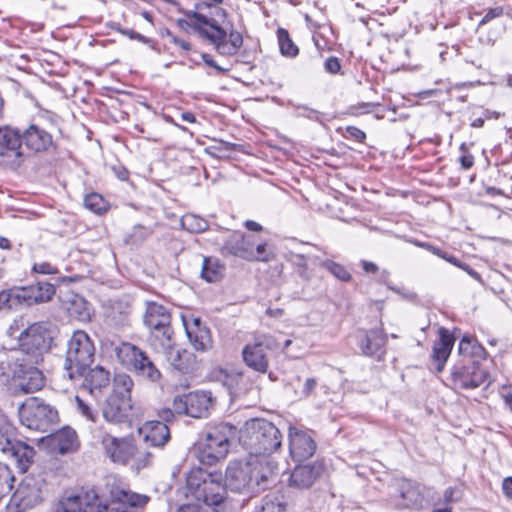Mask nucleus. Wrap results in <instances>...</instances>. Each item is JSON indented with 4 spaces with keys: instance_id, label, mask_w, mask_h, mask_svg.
<instances>
[{
    "instance_id": "nucleus-51",
    "label": "nucleus",
    "mask_w": 512,
    "mask_h": 512,
    "mask_svg": "<svg viewBox=\"0 0 512 512\" xmlns=\"http://www.w3.org/2000/svg\"><path fill=\"white\" fill-rule=\"evenodd\" d=\"M288 260L291 261L295 266H297L300 269L299 274L301 277L307 276V258L304 254L290 251Z\"/></svg>"
},
{
    "instance_id": "nucleus-54",
    "label": "nucleus",
    "mask_w": 512,
    "mask_h": 512,
    "mask_svg": "<svg viewBox=\"0 0 512 512\" xmlns=\"http://www.w3.org/2000/svg\"><path fill=\"white\" fill-rule=\"evenodd\" d=\"M502 15H503V8L502 7L491 8V9H489L487 11L485 16L480 21V25H484V24L488 23L489 21H491L492 19L498 18V17H500Z\"/></svg>"
},
{
    "instance_id": "nucleus-57",
    "label": "nucleus",
    "mask_w": 512,
    "mask_h": 512,
    "mask_svg": "<svg viewBox=\"0 0 512 512\" xmlns=\"http://www.w3.org/2000/svg\"><path fill=\"white\" fill-rule=\"evenodd\" d=\"M202 60L204 61L205 64L214 68L215 70H217L220 73H225V72L230 71V68H225V67L218 65L209 54H202Z\"/></svg>"
},
{
    "instance_id": "nucleus-48",
    "label": "nucleus",
    "mask_w": 512,
    "mask_h": 512,
    "mask_svg": "<svg viewBox=\"0 0 512 512\" xmlns=\"http://www.w3.org/2000/svg\"><path fill=\"white\" fill-rule=\"evenodd\" d=\"M78 412L91 422H95L98 417V411L92 404L82 399L80 396L75 397Z\"/></svg>"
},
{
    "instance_id": "nucleus-50",
    "label": "nucleus",
    "mask_w": 512,
    "mask_h": 512,
    "mask_svg": "<svg viewBox=\"0 0 512 512\" xmlns=\"http://www.w3.org/2000/svg\"><path fill=\"white\" fill-rule=\"evenodd\" d=\"M193 22V28L200 33V28H206L208 31H212V24L217 25L214 19H210L207 16L193 12L188 15Z\"/></svg>"
},
{
    "instance_id": "nucleus-11",
    "label": "nucleus",
    "mask_w": 512,
    "mask_h": 512,
    "mask_svg": "<svg viewBox=\"0 0 512 512\" xmlns=\"http://www.w3.org/2000/svg\"><path fill=\"white\" fill-rule=\"evenodd\" d=\"M279 344L270 334H255L252 343L244 346L242 358L247 367L253 371L266 374L269 369V355L277 350Z\"/></svg>"
},
{
    "instance_id": "nucleus-28",
    "label": "nucleus",
    "mask_w": 512,
    "mask_h": 512,
    "mask_svg": "<svg viewBox=\"0 0 512 512\" xmlns=\"http://www.w3.org/2000/svg\"><path fill=\"white\" fill-rule=\"evenodd\" d=\"M113 499L117 502L115 507L109 508L106 505L105 512H132V508L144 507L150 500L149 496L126 490L112 492Z\"/></svg>"
},
{
    "instance_id": "nucleus-33",
    "label": "nucleus",
    "mask_w": 512,
    "mask_h": 512,
    "mask_svg": "<svg viewBox=\"0 0 512 512\" xmlns=\"http://www.w3.org/2000/svg\"><path fill=\"white\" fill-rule=\"evenodd\" d=\"M200 34L211 41L217 51L226 56L235 55L238 51L227 41L226 31L219 25L212 24V31H208L206 28H200Z\"/></svg>"
},
{
    "instance_id": "nucleus-44",
    "label": "nucleus",
    "mask_w": 512,
    "mask_h": 512,
    "mask_svg": "<svg viewBox=\"0 0 512 512\" xmlns=\"http://www.w3.org/2000/svg\"><path fill=\"white\" fill-rule=\"evenodd\" d=\"M277 34L281 53L284 56H296L298 54V48L291 40L288 32L283 28H279Z\"/></svg>"
},
{
    "instance_id": "nucleus-47",
    "label": "nucleus",
    "mask_w": 512,
    "mask_h": 512,
    "mask_svg": "<svg viewBox=\"0 0 512 512\" xmlns=\"http://www.w3.org/2000/svg\"><path fill=\"white\" fill-rule=\"evenodd\" d=\"M484 349L468 336H464L458 346L459 354L463 356H479Z\"/></svg>"
},
{
    "instance_id": "nucleus-27",
    "label": "nucleus",
    "mask_w": 512,
    "mask_h": 512,
    "mask_svg": "<svg viewBox=\"0 0 512 512\" xmlns=\"http://www.w3.org/2000/svg\"><path fill=\"white\" fill-rule=\"evenodd\" d=\"M139 434L143 436L147 446L162 448L170 440V430L162 421H148L139 428Z\"/></svg>"
},
{
    "instance_id": "nucleus-4",
    "label": "nucleus",
    "mask_w": 512,
    "mask_h": 512,
    "mask_svg": "<svg viewBox=\"0 0 512 512\" xmlns=\"http://www.w3.org/2000/svg\"><path fill=\"white\" fill-rule=\"evenodd\" d=\"M22 360L34 364L43 361L44 354L51 349L53 335L48 322H35L23 329L17 336Z\"/></svg>"
},
{
    "instance_id": "nucleus-21",
    "label": "nucleus",
    "mask_w": 512,
    "mask_h": 512,
    "mask_svg": "<svg viewBox=\"0 0 512 512\" xmlns=\"http://www.w3.org/2000/svg\"><path fill=\"white\" fill-rule=\"evenodd\" d=\"M210 379L225 387L231 397H239L249 390V382L243 372H229L223 368H214Z\"/></svg>"
},
{
    "instance_id": "nucleus-18",
    "label": "nucleus",
    "mask_w": 512,
    "mask_h": 512,
    "mask_svg": "<svg viewBox=\"0 0 512 512\" xmlns=\"http://www.w3.org/2000/svg\"><path fill=\"white\" fill-rule=\"evenodd\" d=\"M16 367L14 369V377L17 381L18 388L24 393H34L44 386V376L42 371L29 361L16 359Z\"/></svg>"
},
{
    "instance_id": "nucleus-31",
    "label": "nucleus",
    "mask_w": 512,
    "mask_h": 512,
    "mask_svg": "<svg viewBox=\"0 0 512 512\" xmlns=\"http://www.w3.org/2000/svg\"><path fill=\"white\" fill-rule=\"evenodd\" d=\"M55 294L54 285L48 282H37L36 284L24 287L21 290L20 298L25 300L28 305L48 302Z\"/></svg>"
},
{
    "instance_id": "nucleus-35",
    "label": "nucleus",
    "mask_w": 512,
    "mask_h": 512,
    "mask_svg": "<svg viewBox=\"0 0 512 512\" xmlns=\"http://www.w3.org/2000/svg\"><path fill=\"white\" fill-rule=\"evenodd\" d=\"M82 377H84L83 388L87 389L90 393H93L94 390H101L108 386L110 382V373L102 366L89 369Z\"/></svg>"
},
{
    "instance_id": "nucleus-36",
    "label": "nucleus",
    "mask_w": 512,
    "mask_h": 512,
    "mask_svg": "<svg viewBox=\"0 0 512 512\" xmlns=\"http://www.w3.org/2000/svg\"><path fill=\"white\" fill-rule=\"evenodd\" d=\"M386 338L379 330L367 331L359 341V348L362 354L373 356L384 347Z\"/></svg>"
},
{
    "instance_id": "nucleus-49",
    "label": "nucleus",
    "mask_w": 512,
    "mask_h": 512,
    "mask_svg": "<svg viewBox=\"0 0 512 512\" xmlns=\"http://www.w3.org/2000/svg\"><path fill=\"white\" fill-rule=\"evenodd\" d=\"M322 266L325 267L330 273H332L336 278L342 281H349L351 278L350 273L346 270L344 266L338 264L334 261L327 260L322 263Z\"/></svg>"
},
{
    "instance_id": "nucleus-61",
    "label": "nucleus",
    "mask_w": 512,
    "mask_h": 512,
    "mask_svg": "<svg viewBox=\"0 0 512 512\" xmlns=\"http://www.w3.org/2000/svg\"><path fill=\"white\" fill-rule=\"evenodd\" d=\"M23 326L22 319L14 320L13 323L9 326L7 330V334L9 337H12L14 339H17V332L20 329V327Z\"/></svg>"
},
{
    "instance_id": "nucleus-23",
    "label": "nucleus",
    "mask_w": 512,
    "mask_h": 512,
    "mask_svg": "<svg viewBox=\"0 0 512 512\" xmlns=\"http://www.w3.org/2000/svg\"><path fill=\"white\" fill-rule=\"evenodd\" d=\"M222 254H230L238 256L248 261H269L268 257L255 256L251 244L246 240L245 236L238 231L231 233L222 247Z\"/></svg>"
},
{
    "instance_id": "nucleus-22",
    "label": "nucleus",
    "mask_w": 512,
    "mask_h": 512,
    "mask_svg": "<svg viewBox=\"0 0 512 512\" xmlns=\"http://www.w3.org/2000/svg\"><path fill=\"white\" fill-rule=\"evenodd\" d=\"M132 410L131 398L110 394L102 407V415L110 423H123L128 420Z\"/></svg>"
},
{
    "instance_id": "nucleus-6",
    "label": "nucleus",
    "mask_w": 512,
    "mask_h": 512,
    "mask_svg": "<svg viewBox=\"0 0 512 512\" xmlns=\"http://www.w3.org/2000/svg\"><path fill=\"white\" fill-rule=\"evenodd\" d=\"M16 428L3 415H0V453L13 460L21 472H26L33 461V447L17 440Z\"/></svg>"
},
{
    "instance_id": "nucleus-16",
    "label": "nucleus",
    "mask_w": 512,
    "mask_h": 512,
    "mask_svg": "<svg viewBox=\"0 0 512 512\" xmlns=\"http://www.w3.org/2000/svg\"><path fill=\"white\" fill-rule=\"evenodd\" d=\"M212 403L210 392H190L175 397L172 407L177 414L203 418L209 414Z\"/></svg>"
},
{
    "instance_id": "nucleus-63",
    "label": "nucleus",
    "mask_w": 512,
    "mask_h": 512,
    "mask_svg": "<svg viewBox=\"0 0 512 512\" xmlns=\"http://www.w3.org/2000/svg\"><path fill=\"white\" fill-rule=\"evenodd\" d=\"M460 162L464 169H469L474 164V157L471 154H463L460 157Z\"/></svg>"
},
{
    "instance_id": "nucleus-2",
    "label": "nucleus",
    "mask_w": 512,
    "mask_h": 512,
    "mask_svg": "<svg viewBox=\"0 0 512 512\" xmlns=\"http://www.w3.org/2000/svg\"><path fill=\"white\" fill-rule=\"evenodd\" d=\"M95 345L83 330L73 332L66 345L63 369L70 380L81 378L95 358Z\"/></svg>"
},
{
    "instance_id": "nucleus-14",
    "label": "nucleus",
    "mask_w": 512,
    "mask_h": 512,
    "mask_svg": "<svg viewBox=\"0 0 512 512\" xmlns=\"http://www.w3.org/2000/svg\"><path fill=\"white\" fill-rule=\"evenodd\" d=\"M106 502L95 489L63 497L56 512H105Z\"/></svg>"
},
{
    "instance_id": "nucleus-41",
    "label": "nucleus",
    "mask_w": 512,
    "mask_h": 512,
    "mask_svg": "<svg viewBox=\"0 0 512 512\" xmlns=\"http://www.w3.org/2000/svg\"><path fill=\"white\" fill-rule=\"evenodd\" d=\"M83 203L87 209L96 214H102L110 207L109 200L103 194H85Z\"/></svg>"
},
{
    "instance_id": "nucleus-26",
    "label": "nucleus",
    "mask_w": 512,
    "mask_h": 512,
    "mask_svg": "<svg viewBox=\"0 0 512 512\" xmlns=\"http://www.w3.org/2000/svg\"><path fill=\"white\" fill-rule=\"evenodd\" d=\"M438 335L439 339L433 344L431 360L435 364L436 371L441 372L451 354L456 338L445 327L439 328Z\"/></svg>"
},
{
    "instance_id": "nucleus-45",
    "label": "nucleus",
    "mask_w": 512,
    "mask_h": 512,
    "mask_svg": "<svg viewBox=\"0 0 512 512\" xmlns=\"http://www.w3.org/2000/svg\"><path fill=\"white\" fill-rule=\"evenodd\" d=\"M182 225L192 233H201L208 229V223L203 218L188 214L182 218Z\"/></svg>"
},
{
    "instance_id": "nucleus-8",
    "label": "nucleus",
    "mask_w": 512,
    "mask_h": 512,
    "mask_svg": "<svg viewBox=\"0 0 512 512\" xmlns=\"http://www.w3.org/2000/svg\"><path fill=\"white\" fill-rule=\"evenodd\" d=\"M117 358L136 375L152 383H158L162 374L147 353L138 346L123 342L115 348Z\"/></svg>"
},
{
    "instance_id": "nucleus-9",
    "label": "nucleus",
    "mask_w": 512,
    "mask_h": 512,
    "mask_svg": "<svg viewBox=\"0 0 512 512\" xmlns=\"http://www.w3.org/2000/svg\"><path fill=\"white\" fill-rule=\"evenodd\" d=\"M21 423L31 430L46 432L58 420V411L37 397L28 398L19 408Z\"/></svg>"
},
{
    "instance_id": "nucleus-25",
    "label": "nucleus",
    "mask_w": 512,
    "mask_h": 512,
    "mask_svg": "<svg viewBox=\"0 0 512 512\" xmlns=\"http://www.w3.org/2000/svg\"><path fill=\"white\" fill-rule=\"evenodd\" d=\"M225 481L226 485L234 491L251 492L247 460L231 462L226 469Z\"/></svg>"
},
{
    "instance_id": "nucleus-13",
    "label": "nucleus",
    "mask_w": 512,
    "mask_h": 512,
    "mask_svg": "<svg viewBox=\"0 0 512 512\" xmlns=\"http://www.w3.org/2000/svg\"><path fill=\"white\" fill-rule=\"evenodd\" d=\"M251 492L256 493L268 488L276 479L277 462L269 457L250 455L247 459Z\"/></svg>"
},
{
    "instance_id": "nucleus-59",
    "label": "nucleus",
    "mask_w": 512,
    "mask_h": 512,
    "mask_svg": "<svg viewBox=\"0 0 512 512\" xmlns=\"http://www.w3.org/2000/svg\"><path fill=\"white\" fill-rule=\"evenodd\" d=\"M346 131L350 137L354 138L358 142H363L366 138V134L357 127L348 126Z\"/></svg>"
},
{
    "instance_id": "nucleus-46",
    "label": "nucleus",
    "mask_w": 512,
    "mask_h": 512,
    "mask_svg": "<svg viewBox=\"0 0 512 512\" xmlns=\"http://www.w3.org/2000/svg\"><path fill=\"white\" fill-rule=\"evenodd\" d=\"M13 482L12 471L8 465L0 462V501L11 491Z\"/></svg>"
},
{
    "instance_id": "nucleus-30",
    "label": "nucleus",
    "mask_w": 512,
    "mask_h": 512,
    "mask_svg": "<svg viewBox=\"0 0 512 512\" xmlns=\"http://www.w3.org/2000/svg\"><path fill=\"white\" fill-rule=\"evenodd\" d=\"M133 299L129 295H121L114 299L107 314V318L116 326L126 325L132 313Z\"/></svg>"
},
{
    "instance_id": "nucleus-37",
    "label": "nucleus",
    "mask_w": 512,
    "mask_h": 512,
    "mask_svg": "<svg viewBox=\"0 0 512 512\" xmlns=\"http://www.w3.org/2000/svg\"><path fill=\"white\" fill-rule=\"evenodd\" d=\"M325 198L322 202L325 203V206H319L318 209L322 211H327L331 215L341 218L344 216L349 203L347 201V196L345 194H323Z\"/></svg>"
},
{
    "instance_id": "nucleus-52",
    "label": "nucleus",
    "mask_w": 512,
    "mask_h": 512,
    "mask_svg": "<svg viewBox=\"0 0 512 512\" xmlns=\"http://www.w3.org/2000/svg\"><path fill=\"white\" fill-rule=\"evenodd\" d=\"M463 491L459 487H449L443 494L442 502L444 504H450L458 502L462 499Z\"/></svg>"
},
{
    "instance_id": "nucleus-58",
    "label": "nucleus",
    "mask_w": 512,
    "mask_h": 512,
    "mask_svg": "<svg viewBox=\"0 0 512 512\" xmlns=\"http://www.w3.org/2000/svg\"><path fill=\"white\" fill-rule=\"evenodd\" d=\"M227 41L236 49H239L243 44V37L238 31L232 30L227 38Z\"/></svg>"
},
{
    "instance_id": "nucleus-60",
    "label": "nucleus",
    "mask_w": 512,
    "mask_h": 512,
    "mask_svg": "<svg viewBox=\"0 0 512 512\" xmlns=\"http://www.w3.org/2000/svg\"><path fill=\"white\" fill-rule=\"evenodd\" d=\"M317 386V381L315 378H308L306 381H305V384H304V387H303V390H302V394L304 396H309L313 393V391L315 390Z\"/></svg>"
},
{
    "instance_id": "nucleus-3",
    "label": "nucleus",
    "mask_w": 512,
    "mask_h": 512,
    "mask_svg": "<svg viewBox=\"0 0 512 512\" xmlns=\"http://www.w3.org/2000/svg\"><path fill=\"white\" fill-rule=\"evenodd\" d=\"M236 436V427L229 423H219L207 427L204 438L198 443L197 457L201 463L213 465L224 459L230 441Z\"/></svg>"
},
{
    "instance_id": "nucleus-62",
    "label": "nucleus",
    "mask_w": 512,
    "mask_h": 512,
    "mask_svg": "<svg viewBox=\"0 0 512 512\" xmlns=\"http://www.w3.org/2000/svg\"><path fill=\"white\" fill-rule=\"evenodd\" d=\"M503 493L510 499H512V477H507L502 483Z\"/></svg>"
},
{
    "instance_id": "nucleus-40",
    "label": "nucleus",
    "mask_w": 512,
    "mask_h": 512,
    "mask_svg": "<svg viewBox=\"0 0 512 512\" xmlns=\"http://www.w3.org/2000/svg\"><path fill=\"white\" fill-rule=\"evenodd\" d=\"M68 312L71 317L82 322H87L91 318L90 306L88 302L81 297H76L70 302Z\"/></svg>"
},
{
    "instance_id": "nucleus-17",
    "label": "nucleus",
    "mask_w": 512,
    "mask_h": 512,
    "mask_svg": "<svg viewBox=\"0 0 512 512\" xmlns=\"http://www.w3.org/2000/svg\"><path fill=\"white\" fill-rule=\"evenodd\" d=\"M424 501L423 493L415 482L407 479L396 481V490L390 496V504L396 509H419Z\"/></svg>"
},
{
    "instance_id": "nucleus-5",
    "label": "nucleus",
    "mask_w": 512,
    "mask_h": 512,
    "mask_svg": "<svg viewBox=\"0 0 512 512\" xmlns=\"http://www.w3.org/2000/svg\"><path fill=\"white\" fill-rule=\"evenodd\" d=\"M170 310L156 302H146L144 325L150 330L149 343L154 349L171 347L174 330Z\"/></svg>"
},
{
    "instance_id": "nucleus-42",
    "label": "nucleus",
    "mask_w": 512,
    "mask_h": 512,
    "mask_svg": "<svg viewBox=\"0 0 512 512\" xmlns=\"http://www.w3.org/2000/svg\"><path fill=\"white\" fill-rule=\"evenodd\" d=\"M132 387V378L126 373H119L114 377L113 391L111 394H117V396H125L126 398H131Z\"/></svg>"
},
{
    "instance_id": "nucleus-20",
    "label": "nucleus",
    "mask_w": 512,
    "mask_h": 512,
    "mask_svg": "<svg viewBox=\"0 0 512 512\" xmlns=\"http://www.w3.org/2000/svg\"><path fill=\"white\" fill-rule=\"evenodd\" d=\"M100 439L106 455L115 463L126 464L135 453V445L128 438H117L109 433H100Z\"/></svg>"
},
{
    "instance_id": "nucleus-53",
    "label": "nucleus",
    "mask_w": 512,
    "mask_h": 512,
    "mask_svg": "<svg viewBox=\"0 0 512 512\" xmlns=\"http://www.w3.org/2000/svg\"><path fill=\"white\" fill-rule=\"evenodd\" d=\"M32 269L34 272L44 275L58 273V269L48 262L36 263L33 265Z\"/></svg>"
},
{
    "instance_id": "nucleus-43",
    "label": "nucleus",
    "mask_w": 512,
    "mask_h": 512,
    "mask_svg": "<svg viewBox=\"0 0 512 512\" xmlns=\"http://www.w3.org/2000/svg\"><path fill=\"white\" fill-rule=\"evenodd\" d=\"M285 508L286 504L280 497L267 495L261 500L260 505L256 506L254 512H283Z\"/></svg>"
},
{
    "instance_id": "nucleus-34",
    "label": "nucleus",
    "mask_w": 512,
    "mask_h": 512,
    "mask_svg": "<svg viewBox=\"0 0 512 512\" xmlns=\"http://www.w3.org/2000/svg\"><path fill=\"white\" fill-rule=\"evenodd\" d=\"M168 350V361L171 366L181 373H190L195 369L196 362L194 355L187 350L175 349L173 343L171 347L164 349Z\"/></svg>"
},
{
    "instance_id": "nucleus-29",
    "label": "nucleus",
    "mask_w": 512,
    "mask_h": 512,
    "mask_svg": "<svg viewBox=\"0 0 512 512\" xmlns=\"http://www.w3.org/2000/svg\"><path fill=\"white\" fill-rule=\"evenodd\" d=\"M49 443L52 450L61 455L74 452L79 447L77 433L70 427L58 430L50 437Z\"/></svg>"
},
{
    "instance_id": "nucleus-12",
    "label": "nucleus",
    "mask_w": 512,
    "mask_h": 512,
    "mask_svg": "<svg viewBox=\"0 0 512 512\" xmlns=\"http://www.w3.org/2000/svg\"><path fill=\"white\" fill-rule=\"evenodd\" d=\"M26 157L19 131L7 126L0 127V165L15 170Z\"/></svg>"
},
{
    "instance_id": "nucleus-38",
    "label": "nucleus",
    "mask_w": 512,
    "mask_h": 512,
    "mask_svg": "<svg viewBox=\"0 0 512 512\" xmlns=\"http://www.w3.org/2000/svg\"><path fill=\"white\" fill-rule=\"evenodd\" d=\"M187 336L197 351H207L212 346L210 331L207 327L186 328Z\"/></svg>"
},
{
    "instance_id": "nucleus-56",
    "label": "nucleus",
    "mask_w": 512,
    "mask_h": 512,
    "mask_svg": "<svg viewBox=\"0 0 512 512\" xmlns=\"http://www.w3.org/2000/svg\"><path fill=\"white\" fill-rule=\"evenodd\" d=\"M297 114L299 116H304L312 120L318 119L319 113L315 109L306 107V106H298L297 107Z\"/></svg>"
},
{
    "instance_id": "nucleus-39",
    "label": "nucleus",
    "mask_w": 512,
    "mask_h": 512,
    "mask_svg": "<svg viewBox=\"0 0 512 512\" xmlns=\"http://www.w3.org/2000/svg\"><path fill=\"white\" fill-rule=\"evenodd\" d=\"M225 267L217 258L204 257L201 276L207 282H217L224 275Z\"/></svg>"
},
{
    "instance_id": "nucleus-64",
    "label": "nucleus",
    "mask_w": 512,
    "mask_h": 512,
    "mask_svg": "<svg viewBox=\"0 0 512 512\" xmlns=\"http://www.w3.org/2000/svg\"><path fill=\"white\" fill-rule=\"evenodd\" d=\"M361 265L366 273H376L378 271V266L373 262L362 260Z\"/></svg>"
},
{
    "instance_id": "nucleus-7",
    "label": "nucleus",
    "mask_w": 512,
    "mask_h": 512,
    "mask_svg": "<svg viewBox=\"0 0 512 512\" xmlns=\"http://www.w3.org/2000/svg\"><path fill=\"white\" fill-rule=\"evenodd\" d=\"M187 483L195 498L207 506L221 507L226 499V486L222 484L220 475L198 470L188 476Z\"/></svg>"
},
{
    "instance_id": "nucleus-24",
    "label": "nucleus",
    "mask_w": 512,
    "mask_h": 512,
    "mask_svg": "<svg viewBox=\"0 0 512 512\" xmlns=\"http://www.w3.org/2000/svg\"><path fill=\"white\" fill-rule=\"evenodd\" d=\"M324 466L319 462L298 465L291 472L289 486L296 489L310 488L322 475Z\"/></svg>"
},
{
    "instance_id": "nucleus-1",
    "label": "nucleus",
    "mask_w": 512,
    "mask_h": 512,
    "mask_svg": "<svg viewBox=\"0 0 512 512\" xmlns=\"http://www.w3.org/2000/svg\"><path fill=\"white\" fill-rule=\"evenodd\" d=\"M239 441L250 455L268 457L281 447L279 429L265 419H251L241 430Z\"/></svg>"
},
{
    "instance_id": "nucleus-32",
    "label": "nucleus",
    "mask_w": 512,
    "mask_h": 512,
    "mask_svg": "<svg viewBox=\"0 0 512 512\" xmlns=\"http://www.w3.org/2000/svg\"><path fill=\"white\" fill-rule=\"evenodd\" d=\"M21 141L27 149L35 152L45 150L52 144L51 135L36 125H31L21 134Z\"/></svg>"
},
{
    "instance_id": "nucleus-10",
    "label": "nucleus",
    "mask_w": 512,
    "mask_h": 512,
    "mask_svg": "<svg viewBox=\"0 0 512 512\" xmlns=\"http://www.w3.org/2000/svg\"><path fill=\"white\" fill-rule=\"evenodd\" d=\"M46 481L41 475L25 476L13 493L9 506L15 512H25L44 501Z\"/></svg>"
},
{
    "instance_id": "nucleus-15",
    "label": "nucleus",
    "mask_w": 512,
    "mask_h": 512,
    "mask_svg": "<svg viewBox=\"0 0 512 512\" xmlns=\"http://www.w3.org/2000/svg\"><path fill=\"white\" fill-rule=\"evenodd\" d=\"M455 388L475 389L488 381V372L479 362L469 359L466 363L456 364L451 371Z\"/></svg>"
},
{
    "instance_id": "nucleus-55",
    "label": "nucleus",
    "mask_w": 512,
    "mask_h": 512,
    "mask_svg": "<svg viewBox=\"0 0 512 512\" xmlns=\"http://www.w3.org/2000/svg\"><path fill=\"white\" fill-rule=\"evenodd\" d=\"M325 69L327 72L332 74L338 73L341 69L339 60L336 57H329L325 61Z\"/></svg>"
},
{
    "instance_id": "nucleus-19",
    "label": "nucleus",
    "mask_w": 512,
    "mask_h": 512,
    "mask_svg": "<svg viewBox=\"0 0 512 512\" xmlns=\"http://www.w3.org/2000/svg\"><path fill=\"white\" fill-rule=\"evenodd\" d=\"M289 453L296 462H302L312 457L316 451L313 436L305 430L290 426L288 430Z\"/></svg>"
}]
</instances>
